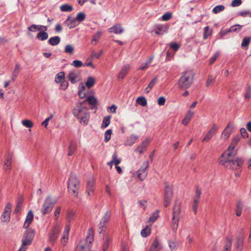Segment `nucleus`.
<instances>
[{"label": "nucleus", "mask_w": 251, "mask_h": 251, "mask_svg": "<svg viewBox=\"0 0 251 251\" xmlns=\"http://www.w3.org/2000/svg\"><path fill=\"white\" fill-rule=\"evenodd\" d=\"M237 151H225L219 160V163L225 165L226 168L237 170L240 168L244 163L242 158L236 157Z\"/></svg>", "instance_id": "f257e3e1"}, {"label": "nucleus", "mask_w": 251, "mask_h": 251, "mask_svg": "<svg viewBox=\"0 0 251 251\" xmlns=\"http://www.w3.org/2000/svg\"><path fill=\"white\" fill-rule=\"evenodd\" d=\"M85 101L77 103L73 109V114L79 120L80 123L87 125L89 120L90 115L88 108L85 106Z\"/></svg>", "instance_id": "f03ea898"}, {"label": "nucleus", "mask_w": 251, "mask_h": 251, "mask_svg": "<svg viewBox=\"0 0 251 251\" xmlns=\"http://www.w3.org/2000/svg\"><path fill=\"white\" fill-rule=\"evenodd\" d=\"M194 75L192 70H188L183 72L178 81V87L182 90L189 88L193 82Z\"/></svg>", "instance_id": "7ed1b4c3"}, {"label": "nucleus", "mask_w": 251, "mask_h": 251, "mask_svg": "<svg viewBox=\"0 0 251 251\" xmlns=\"http://www.w3.org/2000/svg\"><path fill=\"white\" fill-rule=\"evenodd\" d=\"M80 187V181L76 176L71 173L70 177L68 182V189L70 193H72L74 196L77 198Z\"/></svg>", "instance_id": "20e7f679"}, {"label": "nucleus", "mask_w": 251, "mask_h": 251, "mask_svg": "<svg viewBox=\"0 0 251 251\" xmlns=\"http://www.w3.org/2000/svg\"><path fill=\"white\" fill-rule=\"evenodd\" d=\"M35 235L34 230L31 228L27 229L24 233L22 240V245L18 251H26V246L31 244Z\"/></svg>", "instance_id": "39448f33"}, {"label": "nucleus", "mask_w": 251, "mask_h": 251, "mask_svg": "<svg viewBox=\"0 0 251 251\" xmlns=\"http://www.w3.org/2000/svg\"><path fill=\"white\" fill-rule=\"evenodd\" d=\"M173 195V189L169 185L166 184L164 190V205L165 207L169 205Z\"/></svg>", "instance_id": "423d86ee"}, {"label": "nucleus", "mask_w": 251, "mask_h": 251, "mask_svg": "<svg viewBox=\"0 0 251 251\" xmlns=\"http://www.w3.org/2000/svg\"><path fill=\"white\" fill-rule=\"evenodd\" d=\"M53 206L54 203L52 201L51 198L49 196L48 197L42 208V213L43 215H45L51 211Z\"/></svg>", "instance_id": "0eeeda50"}, {"label": "nucleus", "mask_w": 251, "mask_h": 251, "mask_svg": "<svg viewBox=\"0 0 251 251\" xmlns=\"http://www.w3.org/2000/svg\"><path fill=\"white\" fill-rule=\"evenodd\" d=\"M11 208V204L10 203H8L5 207L4 211L1 216L2 222L8 223L10 221Z\"/></svg>", "instance_id": "6e6552de"}, {"label": "nucleus", "mask_w": 251, "mask_h": 251, "mask_svg": "<svg viewBox=\"0 0 251 251\" xmlns=\"http://www.w3.org/2000/svg\"><path fill=\"white\" fill-rule=\"evenodd\" d=\"M110 216L111 212L110 211L108 210L102 217L99 224V229L100 230V232L105 231Z\"/></svg>", "instance_id": "1a4fd4ad"}, {"label": "nucleus", "mask_w": 251, "mask_h": 251, "mask_svg": "<svg viewBox=\"0 0 251 251\" xmlns=\"http://www.w3.org/2000/svg\"><path fill=\"white\" fill-rule=\"evenodd\" d=\"M236 251H242L244 246V233L243 230H240V233L236 239L235 243Z\"/></svg>", "instance_id": "9d476101"}, {"label": "nucleus", "mask_w": 251, "mask_h": 251, "mask_svg": "<svg viewBox=\"0 0 251 251\" xmlns=\"http://www.w3.org/2000/svg\"><path fill=\"white\" fill-rule=\"evenodd\" d=\"M201 190L198 187L197 188L196 194L194 198V201L192 205V209L195 213L196 214L197 208L199 203V200L201 195Z\"/></svg>", "instance_id": "9b49d317"}, {"label": "nucleus", "mask_w": 251, "mask_h": 251, "mask_svg": "<svg viewBox=\"0 0 251 251\" xmlns=\"http://www.w3.org/2000/svg\"><path fill=\"white\" fill-rule=\"evenodd\" d=\"M180 213V204H177L176 202L173 210V216L172 218V224H177L178 225V217Z\"/></svg>", "instance_id": "f8f14e48"}, {"label": "nucleus", "mask_w": 251, "mask_h": 251, "mask_svg": "<svg viewBox=\"0 0 251 251\" xmlns=\"http://www.w3.org/2000/svg\"><path fill=\"white\" fill-rule=\"evenodd\" d=\"M95 180L94 177L89 178L86 185V193L88 197H91L94 192Z\"/></svg>", "instance_id": "ddd939ff"}, {"label": "nucleus", "mask_w": 251, "mask_h": 251, "mask_svg": "<svg viewBox=\"0 0 251 251\" xmlns=\"http://www.w3.org/2000/svg\"><path fill=\"white\" fill-rule=\"evenodd\" d=\"M218 129V126L216 124H214L211 129L208 131L204 138L202 139V142H208L215 134Z\"/></svg>", "instance_id": "4468645a"}, {"label": "nucleus", "mask_w": 251, "mask_h": 251, "mask_svg": "<svg viewBox=\"0 0 251 251\" xmlns=\"http://www.w3.org/2000/svg\"><path fill=\"white\" fill-rule=\"evenodd\" d=\"M60 231V228L58 226H56L51 230L49 235V240L52 245H54L55 240L58 237V235Z\"/></svg>", "instance_id": "2eb2a0df"}, {"label": "nucleus", "mask_w": 251, "mask_h": 251, "mask_svg": "<svg viewBox=\"0 0 251 251\" xmlns=\"http://www.w3.org/2000/svg\"><path fill=\"white\" fill-rule=\"evenodd\" d=\"M241 136L239 134H238L234 136L232 139V141L228 146L227 149L225 151H237V150H234L236 145L240 140Z\"/></svg>", "instance_id": "dca6fc26"}, {"label": "nucleus", "mask_w": 251, "mask_h": 251, "mask_svg": "<svg viewBox=\"0 0 251 251\" xmlns=\"http://www.w3.org/2000/svg\"><path fill=\"white\" fill-rule=\"evenodd\" d=\"M150 141L151 140L150 138H147L145 141H143L141 144L135 149V151L137 152H138L139 154H142L146 150L147 147Z\"/></svg>", "instance_id": "f3484780"}, {"label": "nucleus", "mask_w": 251, "mask_h": 251, "mask_svg": "<svg viewBox=\"0 0 251 251\" xmlns=\"http://www.w3.org/2000/svg\"><path fill=\"white\" fill-rule=\"evenodd\" d=\"M108 30L109 32H113L116 34H121L124 32V28L120 24H115L112 27L108 28Z\"/></svg>", "instance_id": "a211bd4d"}, {"label": "nucleus", "mask_w": 251, "mask_h": 251, "mask_svg": "<svg viewBox=\"0 0 251 251\" xmlns=\"http://www.w3.org/2000/svg\"><path fill=\"white\" fill-rule=\"evenodd\" d=\"M70 229V226L69 225H66L61 239V244L63 245H65L68 242L69 233Z\"/></svg>", "instance_id": "6ab92c4d"}, {"label": "nucleus", "mask_w": 251, "mask_h": 251, "mask_svg": "<svg viewBox=\"0 0 251 251\" xmlns=\"http://www.w3.org/2000/svg\"><path fill=\"white\" fill-rule=\"evenodd\" d=\"M79 76V73L75 71H71L69 72L68 75V78L72 84L76 83L78 80L77 78Z\"/></svg>", "instance_id": "aec40b11"}, {"label": "nucleus", "mask_w": 251, "mask_h": 251, "mask_svg": "<svg viewBox=\"0 0 251 251\" xmlns=\"http://www.w3.org/2000/svg\"><path fill=\"white\" fill-rule=\"evenodd\" d=\"M162 248V245L159 243L158 238H155L149 251H160Z\"/></svg>", "instance_id": "412c9836"}, {"label": "nucleus", "mask_w": 251, "mask_h": 251, "mask_svg": "<svg viewBox=\"0 0 251 251\" xmlns=\"http://www.w3.org/2000/svg\"><path fill=\"white\" fill-rule=\"evenodd\" d=\"M33 219V214L31 210L28 211L26 220L24 224L23 227L24 228H28L30 224L32 223Z\"/></svg>", "instance_id": "4be33fe9"}, {"label": "nucleus", "mask_w": 251, "mask_h": 251, "mask_svg": "<svg viewBox=\"0 0 251 251\" xmlns=\"http://www.w3.org/2000/svg\"><path fill=\"white\" fill-rule=\"evenodd\" d=\"M232 132V128L229 126L228 124L222 133L221 137L224 140H226L230 136Z\"/></svg>", "instance_id": "5701e85b"}, {"label": "nucleus", "mask_w": 251, "mask_h": 251, "mask_svg": "<svg viewBox=\"0 0 251 251\" xmlns=\"http://www.w3.org/2000/svg\"><path fill=\"white\" fill-rule=\"evenodd\" d=\"M130 69V66L128 65H126L123 66L121 71L118 74L117 78L119 79H122L124 78L126 75L127 74L128 71Z\"/></svg>", "instance_id": "b1692460"}, {"label": "nucleus", "mask_w": 251, "mask_h": 251, "mask_svg": "<svg viewBox=\"0 0 251 251\" xmlns=\"http://www.w3.org/2000/svg\"><path fill=\"white\" fill-rule=\"evenodd\" d=\"M94 241V232L92 229H89L88 231L87 235L85 239V244L84 245H89Z\"/></svg>", "instance_id": "393cba45"}, {"label": "nucleus", "mask_w": 251, "mask_h": 251, "mask_svg": "<svg viewBox=\"0 0 251 251\" xmlns=\"http://www.w3.org/2000/svg\"><path fill=\"white\" fill-rule=\"evenodd\" d=\"M76 19H71L70 17H69L65 21L64 24L70 28H73L76 26Z\"/></svg>", "instance_id": "a878e982"}, {"label": "nucleus", "mask_w": 251, "mask_h": 251, "mask_svg": "<svg viewBox=\"0 0 251 251\" xmlns=\"http://www.w3.org/2000/svg\"><path fill=\"white\" fill-rule=\"evenodd\" d=\"M168 26L166 25H159L156 26L154 32L156 34L158 35L163 34L168 30Z\"/></svg>", "instance_id": "bb28decb"}, {"label": "nucleus", "mask_w": 251, "mask_h": 251, "mask_svg": "<svg viewBox=\"0 0 251 251\" xmlns=\"http://www.w3.org/2000/svg\"><path fill=\"white\" fill-rule=\"evenodd\" d=\"M243 207V202L240 200L237 201L236 208V215L237 216H240L241 215Z\"/></svg>", "instance_id": "cd10ccee"}, {"label": "nucleus", "mask_w": 251, "mask_h": 251, "mask_svg": "<svg viewBox=\"0 0 251 251\" xmlns=\"http://www.w3.org/2000/svg\"><path fill=\"white\" fill-rule=\"evenodd\" d=\"M76 149H77V145H76V143H75L74 142H71L69 144V147H68V155L69 156L72 155L75 153V151L76 150Z\"/></svg>", "instance_id": "c85d7f7f"}, {"label": "nucleus", "mask_w": 251, "mask_h": 251, "mask_svg": "<svg viewBox=\"0 0 251 251\" xmlns=\"http://www.w3.org/2000/svg\"><path fill=\"white\" fill-rule=\"evenodd\" d=\"M159 210H156L154 212H153L151 216L149 218L148 222L150 224V226L159 217Z\"/></svg>", "instance_id": "c756f323"}, {"label": "nucleus", "mask_w": 251, "mask_h": 251, "mask_svg": "<svg viewBox=\"0 0 251 251\" xmlns=\"http://www.w3.org/2000/svg\"><path fill=\"white\" fill-rule=\"evenodd\" d=\"M91 245L81 244L76 246L75 251H91Z\"/></svg>", "instance_id": "7c9ffc66"}, {"label": "nucleus", "mask_w": 251, "mask_h": 251, "mask_svg": "<svg viewBox=\"0 0 251 251\" xmlns=\"http://www.w3.org/2000/svg\"><path fill=\"white\" fill-rule=\"evenodd\" d=\"M193 114L194 113L193 112H192L191 111H189L185 118L182 120V123L184 125L187 126L189 122H190V120L191 119Z\"/></svg>", "instance_id": "2f4dec72"}, {"label": "nucleus", "mask_w": 251, "mask_h": 251, "mask_svg": "<svg viewBox=\"0 0 251 251\" xmlns=\"http://www.w3.org/2000/svg\"><path fill=\"white\" fill-rule=\"evenodd\" d=\"M48 42L51 46H56L60 42V38L57 36L51 37Z\"/></svg>", "instance_id": "473e14b6"}, {"label": "nucleus", "mask_w": 251, "mask_h": 251, "mask_svg": "<svg viewBox=\"0 0 251 251\" xmlns=\"http://www.w3.org/2000/svg\"><path fill=\"white\" fill-rule=\"evenodd\" d=\"M84 101H85V103L87 102L90 105L93 106H95L98 103L97 99L93 96L88 97Z\"/></svg>", "instance_id": "72a5a7b5"}, {"label": "nucleus", "mask_w": 251, "mask_h": 251, "mask_svg": "<svg viewBox=\"0 0 251 251\" xmlns=\"http://www.w3.org/2000/svg\"><path fill=\"white\" fill-rule=\"evenodd\" d=\"M65 73L63 72H60L56 74L55 77V81L57 83H59L64 80Z\"/></svg>", "instance_id": "f704fd0d"}, {"label": "nucleus", "mask_w": 251, "mask_h": 251, "mask_svg": "<svg viewBox=\"0 0 251 251\" xmlns=\"http://www.w3.org/2000/svg\"><path fill=\"white\" fill-rule=\"evenodd\" d=\"M112 238L109 235H106L105 237V241L103 245V251H107L109 246V243Z\"/></svg>", "instance_id": "c9c22d12"}, {"label": "nucleus", "mask_w": 251, "mask_h": 251, "mask_svg": "<svg viewBox=\"0 0 251 251\" xmlns=\"http://www.w3.org/2000/svg\"><path fill=\"white\" fill-rule=\"evenodd\" d=\"M19 72L20 65L18 64H16L11 76V79L12 81H15Z\"/></svg>", "instance_id": "e433bc0d"}, {"label": "nucleus", "mask_w": 251, "mask_h": 251, "mask_svg": "<svg viewBox=\"0 0 251 251\" xmlns=\"http://www.w3.org/2000/svg\"><path fill=\"white\" fill-rule=\"evenodd\" d=\"M148 173L145 171H140V170H138L136 172L137 177L140 180L142 181L145 179L147 176Z\"/></svg>", "instance_id": "4c0bfd02"}, {"label": "nucleus", "mask_w": 251, "mask_h": 251, "mask_svg": "<svg viewBox=\"0 0 251 251\" xmlns=\"http://www.w3.org/2000/svg\"><path fill=\"white\" fill-rule=\"evenodd\" d=\"M251 40V37H244L243 39L242 44H241V47L243 49H248L249 43L250 42V41Z\"/></svg>", "instance_id": "58836bf2"}, {"label": "nucleus", "mask_w": 251, "mask_h": 251, "mask_svg": "<svg viewBox=\"0 0 251 251\" xmlns=\"http://www.w3.org/2000/svg\"><path fill=\"white\" fill-rule=\"evenodd\" d=\"M48 34L46 32L41 31L37 35V38L41 41H44L48 39Z\"/></svg>", "instance_id": "ea45409f"}, {"label": "nucleus", "mask_w": 251, "mask_h": 251, "mask_svg": "<svg viewBox=\"0 0 251 251\" xmlns=\"http://www.w3.org/2000/svg\"><path fill=\"white\" fill-rule=\"evenodd\" d=\"M151 228L149 226L143 229L141 231V234L143 237H146L147 236L151 234Z\"/></svg>", "instance_id": "a19ab883"}, {"label": "nucleus", "mask_w": 251, "mask_h": 251, "mask_svg": "<svg viewBox=\"0 0 251 251\" xmlns=\"http://www.w3.org/2000/svg\"><path fill=\"white\" fill-rule=\"evenodd\" d=\"M95 80L94 77L92 76H89L85 83L86 86L88 88H90L95 84Z\"/></svg>", "instance_id": "79ce46f5"}, {"label": "nucleus", "mask_w": 251, "mask_h": 251, "mask_svg": "<svg viewBox=\"0 0 251 251\" xmlns=\"http://www.w3.org/2000/svg\"><path fill=\"white\" fill-rule=\"evenodd\" d=\"M231 240L229 238H226V242L223 249L224 251H231Z\"/></svg>", "instance_id": "37998d69"}, {"label": "nucleus", "mask_w": 251, "mask_h": 251, "mask_svg": "<svg viewBox=\"0 0 251 251\" xmlns=\"http://www.w3.org/2000/svg\"><path fill=\"white\" fill-rule=\"evenodd\" d=\"M136 102L142 106H145L147 104V101L144 97H139L136 99Z\"/></svg>", "instance_id": "c03bdc74"}, {"label": "nucleus", "mask_w": 251, "mask_h": 251, "mask_svg": "<svg viewBox=\"0 0 251 251\" xmlns=\"http://www.w3.org/2000/svg\"><path fill=\"white\" fill-rule=\"evenodd\" d=\"M23 201V199L22 197H20L18 199V201L17 203V205L16 208L15 209V213H17L19 212L21 210L22 203Z\"/></svg>", "instance_id": "a18cd8bd"}, {"label": "nucleus", "mask_w": 251, "mask_h": 251, "mask_svg": "<svg viewBox=\"0 0 251 251\" xmlns=\"http://www.w3.org/2000/svg\"><path fill=\"white\" fill-rule=\"evenodd\" d=\"M60 9L61 11L63 12L72 11L73 10V7L68 4L61 5Z\"/></svg>", "instance_id": "49530a36"}, {"label": "nucleus", "mask_w": 251, "mask_h": 251, "mask_svg": "<svg viewBox=\"0 0 251 251\" xmlns=\"http://www.w3.org/2000/svg\"><path fill=\"white\" fill-rule=\"evenodd\" d=\"M212 30L209 28L208 26H207L204 28V34L203 38L205 39L208 38V36L212 34Z\"/></svg>", "instance_id": "de8ad7c7"}, {"label": "nucleus", "mask_w": 251, "mask_h": 251, "mask_svg": "<svg viewBox=\"0 0 251 251\" xmlns=\"http://www.w3.org/2000/svg\"><path fill=\"white\" fill-rule=\"evenodd\" d=\"M110 118L111 116H106L103 118L102 123L101 125L102 128H105L110 124Z\"/></svg>", "instance_id": "09e8293b"}, {"label": "nucleus", "mask_w": 251, "mask_h": 251, "mask_svg": "<svg viewBox=\"0 0 251 251\" xmlns=\"http://www.w3.org/2000/svg\"><path fill=\"white\" fill-rule=\"evenodd\" d=\"M74 51V48L72 45H67L64 49V51L65 53L73 54Z\"/></svg>", "instance_id": "8fccbe9b"}, {"label": "nucleus", "mask_w": 251, "mask_h": 251, "mask_svg": "<svg viewBox=\"0 0 251 251\" xmlns=\"http://www.w3.org/2000/svg\"><path fill=\"white\" fill-rule=\"evenodd\" d=\"M11 159H12L11 155L8 154L7 155L6 160L4 162V165L7 166V168L5 169L6 171H7V170L9 171L10 170V168L9 167L11 163Z\"/></svg>", "instance_id": "3c124183"}, {"label": "nucleus", "mask_w": 251, "mask_h": 251, "mask_svg": "<svg viewBox=\"0 0 251 251\" xmlns=\"http://www.w3.org/2000/svg\"><path fill=\"white\" fill-rule=\"evenodd\" d=\"M225 9V6L223 5H219L215 6L212 10V12L214 14H217Z\"/></svg>", "instance_id": "603ef678"}, {"label": "nucleus", "mask_w": 251, "mask_h": 251, "mask_svg": "<svg viewBox=\"0 0 251 251\" xmlns=\"http://www.w3.org/2000/svg\"><path fill=\"white\" fill-rule=\"evenodd\" d=\"M85 17L86 15L85 13L81 12L77 14L76 17L75 19H76V21L82 22L85 19Z\"/></svg>", "instance_id": "864d4df0"}, {"label": "nucleus", "mask_w": 251, "mask_h": 251, "mask_svg": "<svg viewBox=\"0 0 251 251\" xmlns=\"http://www.w3.org/2000/svg\"><path fill=\"white\" fill-rule=\"evenodd\" d=\"M22 123L24 126L28 128L31 127L33 125V123L29 120H23Z\"/></svg>", "instance_id": "5fc2aeb1"}, {"label": "nucleus", "mask_w": 251, "mask_h": 251, "mask_svg": "<svg viewBox=\"0 0 251 251\" xmlns=\"http://www.w3.org/2000/svg\"><path fill=\"white\" fill-rule=\"evenodd\" d=\"M112 134V130L111 129H108L104 134V141L107 142L109 141L111 135Z\"/></svg>", "instance_id": "6e6d98bb"}, {"label": "nucleus", "mask_w": 251, "mask_h": 251, "mask_svg": "<svg viewBox=\"0 0 251 251\" xmlns=\"http://www.w3.org/2000/svg\"><path fill=\"white\" fill-rule=\"evenodd\" d=\"M101 35V32L100 31H97L96 34H95L93 36V38L92 40L91 43L93 44V42H97L100 38V36Z\"/></svg>", "instance_id": "4d7b16f0"}, {"label": "nucleus", "mask_w": 251, "mask_h": 251, "mask_svg": "<svg viewBox=\"0 0 251 251\" xmlns=\"http://www.w3.org/2000/svg\"><path fill=\"white\" fill-rule=\"evenodd\" d=\"M149 161H145L143 163L141 167L138 170H140V171H144L145 172H147V170L149 168Z\"/></svg>", "instance_id": "13d9d810"}, {"label": "nucleus", "mask_w": 251, "mask_h": 251, "mask_svg": "<svg viewBox=\"0 0 251 251\" xmlns=\"http://www.w3.org/2000/svg\"><path fill=\"white\" fill-rule=\"evenodd\" d=\"M242 26L240 25H235L231 26L230 28L231 32H237L240 31L242 29Z\"/></svg>", "instance_id": "bf43d9fd"}, {"label": "nucleus", "mask_w": 251, "mask_h": 251, "mask_svg": "<svg viewBox=\"0 0 251 251\" xmlns=\"http://www.w3.org/2000/svg\"><path fill=\"white\" fill-rule=\"evenodd\" d=\"M251 97V86L248 85L246 88V92L245 95V98L246 99H249Z\"/></svg>", "instance_id": "052dcab7"}, {"label": "nucleus", "mask_w": 251, "mask_h": 251, "mask_svg": "<svg viewBox=\"0 0 251 251\" xmlns=\"http://www.w3.org/2000/svg\"><path fill=\"white\" fill-rule=\"evenodd\" d=\"M103 50H100L98 52L96 53L95 52H92L90 55L91 58L95 57L96 58H99L102 54Z\"/></svg>", "instance_id": "680f3d73"}, {"label": "nucleus", "mask_w": 251, "mask_h": 251, "mask_svg": "<svg viewBox=\"0 0 251 251\" xmlns=\"http://www.w3.org/2000/svg\"><path fill=\"white\" fill-rule=\"evenodd\" d=\"M72 65L75 68H79L83 66L82 62L80 60H75L73 61Z\"/></svg>", "instance_id": "e2e57ef3"}, {"label": "nucleus", "mask_w": 251, "mask_h": 251, "mask_svg": "<svg viewBox=\"0 0 251 251\" xmlns=\"http://www.w3.org/2000/svg\"><path fill=\"white\" fill-rule=\"evenodd\" d=\"M215 81V78L212 77L211 76H209L206 82V86L209 87L212 85Z\"/></svg>", "instance_id": "0e129e2a"}, {"label": "nucleus", "mask_w": 251, "mask_h": 251, "mask_svg": "<svg viewBox=\"0 0 251 251\" xmlns=\"http://www.w3.org/2000/svg\"><path fill=\"white\" fill-rule=\"evenodd\" d=\"M172 13H171L170 12H167L162 16V19L163 21H167L170 20L172 18Z\"/></svg>", "instance_id": "69168bd1"}, {"label": "nucleus", "mask_w": 251, "mask_h": 251, "mask_svg": "<svg viewBox=\"0 0 251 251\" xmlns=\"http://www.w3.org/2000/svg\"><path fill=\"white\" fill-rule=\"evenodd\" d=\"M93 59V58H91V56H90L86 60V62H85V65L86 66H89V67H92V68L94 69L95 67V66L92 64V59Z\"/></svg>", "instance_id": "338daca9"}, {"label": "nucleus", "mask_w": 251, "mask_h": 251, "mask_svg": "<svg viewBox=\"0 0 251 251\" xmlns=\"http://www.w3.org/2000/svg\"><path fill=\"white\" fill-rule=\"evenodd\" d=\"M112 159L114 162V164L115 166H118V165L121 162V160L120 159H117V155L116 152H115L112 155Z\"/></svg>", "instance_id": "774afa93"}]
</instances>
